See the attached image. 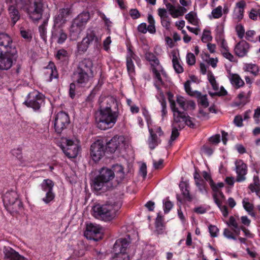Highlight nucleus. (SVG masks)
I'll return each instance as SVG.
<instances>
[{"mask_svg": "<svg viewBox=\"0 0 260 260\" xmlns=\"http://www.w3.org/2000/svg\"><path fill=\"white\" fill-rule=\"evenodd\" d=\"M20 34L21 36L23 38L27 41H30L31 39V35L29 31H27L25 30H21Z\"/></svg>", "mask_w": 260, "mask_h": 260, "instance_id": "0e129e2a", "label": "nucleus"}, {"mask_svg": "<svg viewBox=\"0 0 260 260\" xmlns=\"http://www.w3.org/2000/svg\"><path fill=\"white\" fill-rule=\"evenodd\" d=\"M119 115L118 104L112 98H107L100 104L95 121L97 127L102 130L112 128L116 123Z\"/></svg>", "mask_w": 260, "mask_h": 260, "instance_id": "f257e3e1", "label": "nucleus"}, {"mask_svg": "<svg viewBox=\"0 0 260 260\" xmlns=\"http://www.w3.org/2000/svg\"><path fill=\"white\" fill-rule=\"evenodd\" d=\"M89 45L86 40L83 38L82 42L78 44V50L79 51L85 52Z\"/></svg>", "mask_w": 260, "mask_h": 260, "instance_id": "c03bdc74", "label": "nucleus"}, {"mask_svg": "<svg viewBox=\"0 0 260 260\" xmlns=\"http://www.w3.org/2000/svg\"><path fill=\"white\" fill-rule=\"evenodd\" d=\"M17 57V51L10 36L0 32V70L10 69Z\"/></svg>", "mask_w": 260, "mask_h": 260, "instance_id": "f03ea898", "label": "nucleus"}, {"mask_svg": "<svg viewBox=\"0 0 260 260\" xmlns=\"http://www.w3.org/2000/svg\"><path fill=\"white\" fill-rule=\"evenodd\" d=\"M70 123V119L68 114L63 111L58 112L55 116L54 126L55 132L61 134L66 129Z\"/></svg>", "mask_w": 260, "mask_h": 260, "instance_id": "f8f14e48", "label": "nucleus"}, {"mask_svg": "<svg viewBox=\"0 0 260 260\" xmlns=\"http://www.w3.org/2000/svg\"><path fill=\"white\" fill-rule=\"evenodd\" d=\"M173 204L170 201H167L164 203V210L165 213H168L171 210Z\"/></svg>", "mask_w": 260, "mask_h": 260, "instance_id": "6e6d98bb", "label": "nucleus"}, {"mask_svg": "<svg viewBox=\"0 0 260 260\" xmlns=\"http://www.w3.org/2000/svg\"><path fill=\"white\" fill-rule=\"evenodd\" d=\"M164 2L166 6L168 11H169L170 14L171 15V16L173 18H176L177 15L175 14L176 12L175 11L176 10V8H175V7L173 5L171 4L170 3H168L167 2V0H164Z\"/></svg>", "mask_w": 260, "mask_h": 260, "instance_id": "49530a36", "label": "nucleus"}, {"mask_svg": "<svg viewBox=\"0 0 260 260\" xmlns=\"http://www.w3.org/2000/svg\"><path fill=\"white\" fill-rule=\"evenodd\" d=\"M157 99L159 100V101L160 103L161 106L162 116H164L167 113V103L164 94L161 93V98H157Z\"/></svg>", "mask_w": 260, "mask_h": 260, "instance_id": "a19ab883", "label": "nucleus"}, {"mask_svg": "<svg viewBox=\"0 0 260 260\" xmlns=\"http://www.w3.org/2000/svg\"><path fill=\"white\" fill-rule=\"evenodd\" d=\"M84 236L88 239L98 241L102 238V228L92 223L87 224Z\"/></svg>", "mask_w": 260, "mask_h": 260, "instance_id": "4468645a", "label": "nucleus"}, {"mask_svg": "<svg viewBox=\"0 0 260 260\" xmlns=\"http://www.w3.org/2000/svg\"><path fill=\"white\" fill-rule=\"evenodd\" d=\"M145 59L150 62L151 68L160 66V62L157 57L152 52H146L145 54Z\"/></svg>", "mask_w": 260, "mask_h": 260, "instance_id": "7c9ffc66", "label": "nucleus"}, {"mask_svg": "<svg viewBox=\"0 0 260 260\" xmlns=\"http://www.w3.org/2000/svg\"><path fill=\"white\" fill-rule=\"evenodd\" d=\"M185 19L191 24L197 25L198 23V20L197 18L196 13L193 12H190L185 15Z\"/></svg>", "mask_w": 260, "mask_h": 260, "instance_id": "58836bf2", "label": "nucleus"}, {"mask_svg": "<svg viewBox=\"0 0 260 260\" xmlns=\"http://www.w3.org/2000/svg\"><path fill=\"white\" fill-rule=\"evenodd\" d=\"M99 174L92 181L91 187L95 191L106 190L113 187L111 181L114 178V173L106 167L101 168Z\"/></svg>", "mask_w": 260, "mask_h": 260, "instance_id": "39448f33", "label": "nucleus"}, {"mask_svg": "<svg viewBox=\"0 0 260 260\" xmlns=\"http://www.w3.org/2000/svg\"><path fill=\"white\" fill-rule=\"evenodd\" d=\"M124 137L121 136H115L105 146L107 152L114 153L118 148L123 145Z\"/></svg>", "mask_w": 260, "mask_h": 260, "instance_id": "f3484780", "label": "nucleus"}, {"mask_svg": "<svg viewBox=\"0 0 260 260\" xmlns=\"http://www.w3.org/2000/svg\"><path fill=\"white\" fill-rule=\"evenodd\" d=\"M129 15L133 19H136L140 17V14L137 9H132L129 11Z\"/></svg>", "mask_w": 260, "mask_h": 260, "instance_id": "69168bd1", "label": "nucleus"}, {"mask_svg": "<svg viewBox=\"0 0 260 260\" xmlns=\"http://www.w3.org/2000/svg\"><path fill=\"white\" fill-rule=\"evenodd\" d=\"M236 171L237 174L236 181L240 182L246 179L245 175L247 173V167L241 159L237 160L235 162Z\"/></svg>", "mask_w": 260, "mask_h": 260, "instance_id": "412c9836", "label": "nucleus"}, {"mask_svg": "<svg viewBox=\"0 0 260 260\" xmlns=\"http://www.w3.org/2000/svg\"><path fill=\"white\" fill-rule=\"evenodd\" d=\"M174 121L172 124V134L169 143L171 144L172 142L174 141L179 136V130H180L184 127V123L183 121H181L179 120V117L175 114L173 116Z\"/></svg>", "mask_w": 260, "mask_h": 260, "instance_id": "6ab92c4d", "label": "nucleus"}, {"mask_svg": "<svg viewBox=\"0 0 260 260\" xmlns=\"http://www.w3.org/2000/svg\"><path fill=\"white\" fill-rule=\"evenodd\" d=\"M251 93V92L250 90L247 92L245 91H241L236 98V101L234 103V106L238 107L246 105L249 101Z\"/></svg>", "mask_w": 260, "mask_h": 260, "instance_id": "393cba45", "label": "nucleus"}, {"mask_svg": "<svg viewBox=\"0 0 260 260\" xmlns=\"http://www.w3.org/2000/svg\"><path fill=\"white\" fill-rule=\"evenodd\" d=\"M76 84H77V83L73 81V82L71 83L70 85L69 95L72 99H74L75 96Z\"/></svg>", "mask_w": 260, "mask_h": 260, "instance_id": "5fc2aeb1", "label": "nucleus"}, {"mask_svg": "<svg viewBox=\"0 0 260 260\" xmlns=\"http://www.w3.org/2000/svg\"><path fill=\"white\" fill-rule=\"evenodd\" d=\"M156 231L158 234H162L165 231V225L162 222V219L161 216L157 217L155 220Z\"/></svg>", "mask_w": 260, "mask_h": 260, "instance_id": "4c0bfd02", "label": "nucleus"}, {"mask_svg": "<svg viewBox=\"0 0 260 260\" xmlns=\"http://www.w3.org/2000/svg\"><path fill=\"white\" fill-rule=\"evenodd\" d=\"M93 62L89 58L80 60L73 71L72 79L79 87H85L90 79L93 77Z\"/></svg>", "mask_w": 260, "mask_h": 260, "instance_id": "7ed1b4c3", "label": "nucleus"}, {"mask_svg": "<svg viewBox=\"0 0 260 260\" xmlns=\"http://www.w3.org/2000/svg\"><path fill=\"white\" fill-rule=\"evenodd\" d=\"M229 80L231 84L236 89H239L245 84L244 81L237 74L230 73Z\"/></svg>", "mask_w": 260, "mask_h": 260, "instance_id": "cd10ccee", "label": "nucleus"}, {"mask_svg": "<svg viewBox=\"0 0 260 260\" xmlns=\"http://www.w3.org/2000/svg\"><path fill=\"white\" fill-rule=\"evenodd\" d=\"M12 153L14 156H15L19 160H21L22 158V150L20 148L13 149L12 150Z\"/></svg>", "mask_w": 260, "mask_h": 260, "instance_id": "338daca9", "label": "nucleus"}, {"mask_svg": "<svg viewBox=\"0 0 260 260\" xmlns=\"http://www.w3.org/2000/svg\"><path fill=\"white\" fill-rule=\"evenodd\" d=\"M176 101L180 108L184 111L187 110V104L188 101L185 100L184 98L181 96H177Z\"/></svg>", "mask_w": 260, "mask_h": 260, "instance_id": "79ce46f5", "label": "nucleus"}, {"mask_svg": "<svg viewBox=\"0 0 260 260\" xmlns=\"http://www.w3.org/2000/svg\"><path fill=\"white\" fill-rule=\"evenodd\" d=\"M90 155L94 161H99L106 152L105 144L101 140H98L90 146Z\"/></svg>", "mask_w": 260, "mask_h": 260, "instance_id": "ddd939ff", "label": "nucleus"}, {"mask_svg": "<svg viewBox=\"0 0 260 260\" xmlns=\"http://www.w3.org/2000/svg\"><path fill=\"white\" fill-rule=\"evenodd\" d=\"M71 53L64 48L58 49L55 54V58L58 63L62 66L69 64Z\"/></svg>", "mask_w": 260, "mask_h": 260, "instance_id": "5701e85b", "label": "nucleus"}, {"mask_svg": "<svg viewBox=\"0 0 260 260\" xmlns=\"http://www.w3.org/2000/svg\"><path fill=\"white\" fill-rule=\"evenodd\" d=\"M3 253L5 260H28L9 246L4 247Z\"/></svg>", "mask_w": 260, "mask_h": 260, "instance_id": "4be33fe9", "label": "nucleus"}, {"mask_svg": "<svg viewBox=\"0 0 260 260\" xmlns=\"http://www.w3.org/2000/svg\"><path fill=\"white\" fill-rule=\"evenodd\" d=\"M112 170L114 173V177L116 176V178L118 179V182L121 181L124 178V173L123 172V168L121 165H115L113 166Z\"/></svg>", "mask_w": 260, "mask_h": 260, "instance_id": "72a5a7b5", "label": "nucleus"}, {"mask_svg": "<svg viewBox=\"0 0 260 260\" xmlns=\"http://www.w3.org/2000/svg\"><path fill=\"white\" fill-rule=\"evenodd\" d=\"M179 187L182 191L184 198L189 202L192 200V197L189 192V185L187 181H181L179 184Z\"/></svg>", "mask_w": 260, "mask_h": 260, "instance_id": "c85d7f7f", "label": "nucleus"}, {"mask_svg": "<svg viewBox=\"0 0 260 260\" xmlns=\"http://www.w3.org/2000/svg\"><path fill=\"white\" fill-rule=\"evenodd\" d=\"M203 176L206 181H208L211 187L213 188V180L211 178L210 175L206 171L203 172Z\"/></svg>", "mask_w": 260, "mask_h": 260, "instance_id": "bf43d9fd", "label": "nucleus"}, {"mask_svg": "<svg viewBox=\"0 0 260 260\" xmlns=\"http://www.w3.org/2000/svg\"><path fill=\"white\" fill-rule=\"evenodd\" d=\"M138 31L142 34H146L147 32V24L145 22L140 24L137 28Z\"/></svg>", "mask_w": 260, "mask_h": 260, "instance_id": "774afa93", "label": "nucleus"}, {"mask_svg": "<svg viewBox=\"0 0 260 260\" xmlns=\"http://www.w3.org/2000/svg\"><path fill=\"white\" fill-rule=\"evenodd\" d=\"M54 182L49 179L43 180L40 184V188L45 196L42 199V200L46 204H48L53 201L55 198V194L53 192Z\"/></svg>", "mask_w": 260, "mask_h": 260, "instance_id": "9d476101", "label": "nucleus"}, {"mask_svg": "<svg viewBox=\"0 0 260 260\" xmlns=\"http://www.w3.org/2000/svg\"><path fill=\"white\" fill-rule=\"evenodd\" d=\"M150 133V137L148 139V145L150 149H154L156 146L160 143L158 141L157 136L155 134L153 133V130L151 128L149 129Z\"/></svg>", "mask_w": 260, "mask_h": 260, "instance_id": "473e14b6", "label": "nucleus"}, {"mask_svg": "<svg viewBox=\"0 0 260 260\" xmlns=\"http://www.w3.org/2000/svg\"><path fill=\"white\" fill-rule=\"evenodd\" d=\"M3 201L5 207L13 212H18L22 207V203L17 192L12 189L8 190L3 196Z\"/></svg>", "mask_w": 260, "mask_h": 260, "instance_id": "6e6552de", "label": "nucleus"}, {"mask_svg": "<svg viewBox=\"0 0 260 260\" xmlns=\"http://www.w3.org/2000/svg\"><path fill=\"white\" fill-rule=\"evenodd\" d=\"M133 60L137 62L140 61L139 57L134 53L130 48H128L126 55V69L128 74L131 76L134 75L135 73Z\"/></svg>", "mask_w": 260, "mask_h": 260, "instance_id": "aec40b11", "label": "nucleus"}, {"mask_svg": "<svg viewBox=\"0 0 260 260\" xmlns=\"http://www.w3.org/2000/svg\"><path fill=\"white\" fill-rule=\"evenodd\" d=\"M167 94L168 96V100L170 103L171 109L173 112V115L174 114V113H178V114H180V111L176 107L175 103L173 100V94L170 92H168Z\"/></svg>", "mask_w": 260, "mask_h": 260, "instance_id": "ea45409f", "label": "nucleus"}, {"mask_svg": "<svg viewBox=\"0 0 260 260\" xmlns=\"http://www.w3.org/2000/svg\"><path fill=\"white\" fill-rule=\"evenodd\" d=\"M193 178L196 185H198V184L205 182V181L202 178L199 173L197 171H195L193 174Z\"/></svg>", "mask_w": 260, "mask_h": 260, "instance_id": "e2e57ef3", "label": "nucleus"}, {"mask_svg": "<svg viewBox=\"0 0 260 260\" xmlns=\"http://www.w3.org/2000/svg\"><path fill=\"white\" fill-rule=\"evenodd\" d=\"M242 204L243 208L247 212H250L253 211L254 206L253 204L248 202V198H244L243 200Z\"/></svg>", "mask_w": 260, "mask_h": 260, "instance_id": "a18cd8bd", "label": "nucleus"}, {"mask_svg": "<svg viewBox=\"0 0 260 260\" xmlns=\"http://www.w3.org/2000/svg\"><path fill=\"white\" fill-rule=\"evenodd\" d=\"M243 119L241 115H237L235 117L234 119V124L238 127H241L243 126Z\"/></svg>", "mask_w": 260, "mask_h": 260, "instance_id": "680f3d73", "label": "nucleus"}, {"mask_svg": "<svg viewBox=\"0 0 260 260\" xmlns=\"http://www.w3.org/2000/svg\"><path fill=\"white\" fill-rule=\"evenodd\" d=\"M44 95L37 90H34L27 94L23 104L32 108L34 111L40 112L41 107L44 104Z\"/></svg>", "mask_w": 260, "mask_h": 260, "instance_id": "1a4fd4ad", "label": "nucleus"}, {"mask_svg": "<svg viewBox=\"0 0 260 260\" xmlns=\"http://www.w3.org/2000/svg\"><path fill=\"white\" fill-rule=\"evenodd\" d=\"M122 205V201L119 199L116 202H109L101 205L96 204L92 207V215L96 218L101 219L105 221H111L116 216V213Z\"/></svg>", "mask_w": 260, "mask_h": 260, "instance_id": "20e7f679", "label": "nucleus"}, {"mask_svg": "<svg viewBox=\"0 0 260 260\" xmlns=\"http://www.w3.org/2000/svg\"><path fill=\"white\" fill-rule=\"evenodd\" d=\"M236 30L238 37L240 39H242L245 34V29L244 26L242 24H239L236 26Z\"/></svg>", "mask_w": 260, "mask_h": 260, "instance_id": "09e8293b", "label": "nucleus"}, {"mask_svg": "<svg viewBox=\"0 0 260 260\" xmlns=\"http://www.w3.org/2000/svg\"><path fill=\"white\" fill-rule=\"evenodd\" d=\"M47 69L48 70L47 73L49 74L50 81L53 79H57L58 78L57 71L53 63H49Z\"/></svg>", "mask_w": 260, "mask_h": 260, "instance_id": "e433bc0d", "label": "nucleus"}, {"mask_svg": "<svg viewBox=\"0 0 260 260\" xmlns=\"http://www.w3.org/2000/svg\"><path fill=\"white\" fill-rule=\"evenodd\" d=\"M172 63L173 68L177 74H180L183 72V68L175 54L172 55Z\"/></svg>", "mask_w": 260, "mask_h": 260, "instance_id": "c9c22d12", "label": "nucleus"}, {"mask_svg": "<svg viewBox=\"0 0 260 260\" xmlns=\"http://www.w3.org/2000/svg\"><path fill=\"white\" fill-rule=\"evenodd\" d=\"M174 114L179 117V120L181 121H183L184 123V126L187 125L188 127L193 128L195 127V123L193 122V120L194 118H192L190 116L187 115L186 113L184 112H181L180 111V114L178 113H174Z\"/></svg>", "mask_w": 260, "mask_h": 260, "instance_id": "bb28decb", "label": "nucleus"}, {"mask_svg": "<svg viewBox=\"0 0 260 260\" xmlns=\"http://www.w3.org/2000/svg\"><path fill=\"white\" fill-rule=\"evenodd\" d=\"M49 17L50 14H46V19L43 21V23L39 27L40 36L44 40H46L47 38V29L46 26L47 25Z\"/></svg>", "mask_w": 260, "mask_h": 260, "instance_id": "f704fd0d", "label": "nucleus"}, {"mask_svg": "<svg viewBox=\"0 0 260 260\" xmlns=\"http://www.w3.org/2000/svg\"><path fill=\"white\" fill-rule=\"evenodd\" d=\"M161 19V23L163 27H165L166 29L168 30L170 26V19L169 17L168 18H162Z\"/></svg>", "mask_w": 260, "mask_h": 260, "instance_id": "052dcab7", "label": "nucleus"}, {"mask_svg": "<svg viewBox=\"0 0 260 260\" xmlns=\"http://www.w3.org/2000/svg\"><path fill=\"white\" fill-rule=\"evenodd\" d=\"M16 5L23 9L27 6L30 2V0H16Z\"/></svg>", "mask_w": 260, "mask_h": 260, "instance_id": "4d7b16f0", "label": "nucleus"}, {"mask_svg": "<svg viewBox=\"0 0 260 260\" xmlns=\"http://www.w3.org/2000/svg\"><path fill=\"white\" fill-rule=\"evenodd\" d=\"M89 19V13L88 12H83L80 13L74 19L70 28L71 35L77 36L81 32L82 27L84 26Z\"/></svg>", "mask_w": 260, "mask_h": 260, "instance_id": "9b49d317", "label": "nucleus"}, {"mask_svg": "<svg viewBox=\"0 0 260 260\" xmlns=\"http://www.w3.org/2000/svg\"><path fill=\"white\" fill-rule=\"evenodd\" d=\"M198 101L199 103L204 107L207 108L209 106V102L208 101L207 95H201V93H199L198 96Z\"/></svg>", "mask_w": 260, "mask_h": 260, "instance_id": "37998d69", "label": "nucleus"}, {"mask_svg": "<svg viewBox=\"0 0 260 260\" xmlns=\"http://www.w3.org/2000/svg\"><path fill=\"white\" fill-rule=\"evenodd\" d=\"M212 14L214 18H219L222 16V7L218 6L212 11Z\"/></svg>", "mask_w": 260, "mask_h": 260, "instance_id": "3c124183", "label": "nucleus"}, {"mask_svg": "<svg viewBox=\"0 0 260 260\" xmlns=\"http://www.w3.org/2000/svg\"><path fill=\"white\" fill-rule=\"evenodd\" d=\"M223 236L228 239L236 240V237L234 235L233 232L229 229H225L223 233Z\"/></svg>", "mask_w": 260, "mask_h": 260, "instance_id": "603ef678", "label": "nucleus"}, {"mask_svg": "<svg viewBox=\"0 0 260 260\" xmlns=\"http://www.w3.org/2000/svg\"><path fill=\"white\" fill-rule=\"evenodd\" d=\"M249 47V43L244 40H242L236 45L234 49L235 53L239 57H244L248 52Z\"/></svg>", "mask_w": 260, "mask_h": 260, "instance_id": "b1692460", "label": "nucleus"}, {"mask_svg": "<svg viewBox=\"0 0 260 260\" xmlns=\"http://www.w3.org/2000/svg\"><path fill=\"white\" fill-rule=\"evenodd\" d=\"M152 71L154 78L156 80L155 82H158L159 84L164 85L165 83L161 78V74L165 77H167V74L163 67L161 65L157 66V67H153L152 68Z\"/></svg>", "mask_w": 260, "mask_h": 260, "instance_id": "a878e982", "label": "nucleus"}, {"mask_svg": "<svg viewBox=\"0 0 260 260\" xmlns=\"http://www.w3.org/2000/svg\"><path fill=\"white\" fill-rule=\"evenodd\" d=\"M9 16L11 19L13 25H14L20 18V15L16 6L11 5L8 8Z\"/></svg>", "mask_w": 260, "mask_h": 260, "instance_id": "c756f323", "label": "nucleus"}, {"mask_svg": "<svg viewBox=\"0 0 260 260\" xmlns=\"http://www.w3.org/2000/svg\"><path fill=\"white\" fill-rule=\"evenodd\" d=\"M28 15L29 18L34 21H38L46 14H49L47 7L42 0H35L32 4L28 5L23 9Z\"/></svg>", "mask_w": 260, "mask_h": 260, "instance_id": "423d86ee", "label": "nucleus"}, {"mask_svg": "<svg viewBox=\"0 0 260 260\" xmlns=\"http://www.w3.org/2000/svg\"><path fill=\"white\" fill-rule=\"evenodd\" d=\"M126 237L127 238L118 239L115 242L113 247L114 256L111 260H129L126 250L131 241L129 235H127Z\"/></svg>", "mask_w": 260, "mask_h": 260, "instance_id": "0eeeda50", "label": "nucleus"}, {"mask_svg": "<svg viewBox=\"0 0 260 260\" xmlns=\"http://www.w3.org/2000/svg\"><path fill=\"white\" fill-rule=\"evenodd\" d=\"M186 62L189 66H192L196 63L194 55L192 53H188L186 55Z\"/></svg>", "mask_w": 260, "mask_h": 260, "instance_id": "8fccbe9b", "label": "nucleus"}, {"mask_svg": "<svg viewBox=\"0 0 260 260\" xmlns=\"http://www.w3.org/2000/svg\"><path fill=\"white\" fill-rule=\"evenodd\" d=\"M201 40L204 43L211 41L212 40V37L211 35V31L209 30L205 29L203 31Z\"/></svg>", "mask_w": 260, "mask_h": 260, "instance_id": "de8ad7c7", "label": "nucleus"}, {"mask_svg": "<svg viewBox=\"0 0 260 260\" xmlns=\"http://www.w3.org/2000/svg\"><path fill=\"white\" fill-rule=\"evenodd\" d=\"M243 70L245 72H250L254 76H257L260 71V68L256 64L245 63L243 67Z\"/></svg>", "mask_w": 260, "mask_h": 260, "instance_id": "2f4dec72", "label": "nucleus"}, {"mask_svg": "<svg viewBox=\"0 0 260 260\" xmlns=\"http://www.w3.org/2000/svg\"><path fill=\"white\" fill-rule=\"evenodd\" d=\"M209 231L212 237H216L217 236V233L219 230L216 226L212 225H209Z\"/></svg>", "mask_w": 260, "mask_h": 260, "instance_id": "13d9d810", "label": "nucleus"}, {"mask_svg": "<svg viewBox=\"0 0 260 260\" xmlns=\"http://www.w3.org/2000/svg\"><path fill=\"white\" fill-rule=\"evenodd\" d=\"M51 41H55L58 44H62L67 39V34L62 29V27H55L53 26L51 29Z\"/></svg>", "mask_w": 260, "mask_h": 260, "instance_id": "a211bd4d", "label": "nucleus"}, {"mask_svg": "<svg viewBox=\"0 0 260 260\" xmlns=\"http://www.w3.org/2000/svg\"><path fill=\"white\" fill-rule=\"evenodd\" d=\"M89 44H93L94 47H98L101 44L102 35L96 28H89L87 29L86 36L84 38Z\"/></svg>", "mask_w": 260, "mask_h": 260, "instance_id": "2eb2a0df", "label": "nucleus"}, {"mask_svg": "<svg viewBox=\"0 0 260 260\" xmlns=\"http://www.w3.org/2000/svg\"><path fill=\"white\" fill-rule=\"evenodd\" d=\"M80 147L71 140H67L66 146L61 149L65 155L69 158H75L78 155Z\"/></svg>", "mask_w": 260, "mask_h": 260, "instance_id": "dca6fc26", "label": "nucleus"}, {"mask_svg": "<svg viewBox=\"0 0 260 260\" xmlns=\"http://www.w3.org/2000/svg\"><path fill=\"white\" fill-rule=\"evenodd\" d=\"M64 21L65 19L62 16L58 14L54 18V24L53 26H55V27H61L59 23L64 22Z\"/></svg>", "mask_w": 260, "mask_h": 260, "instance_id": "864d4df0", "label": "nucleus"}]
</instances>
